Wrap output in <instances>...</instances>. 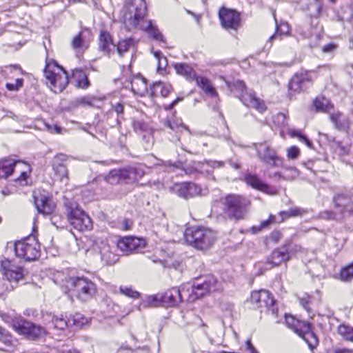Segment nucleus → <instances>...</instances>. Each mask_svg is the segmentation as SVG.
I'll return each instance as SVG.
<instances>
[{
  "instance_id": "393cba45",
  "label": "nucleus",
  "mask_w": 353,
  "mask_h": 353,
  "mask_svg": "<svg viewBox=\"0 0 353 353\" xmlns=\"http://www.w3.org/2000/svg\"><path fill=\"white\" fill-rule=\"evenodd\" d=\"M99 254L101 255V261L107 265H112L118 260V256L114 253L112 249L114 247L111 246L105 242H101L99 246Z\"/></svg>"
},
{
  "instance_id": "bb28decb",
  "label": "nucleus",
  "mask_w": 353,
  "mask_h": 353,
  "mask_svg": "<svg viewBox=\"0 0 353 353\" xmlns=\"http://www.w3.org/2000/svg\"><path fill=\"white\" fill-rule=\"evenodd\" d=\"M70 80L74 81L75 86L78 88L86 89L90 85L88 78L83 70L74 69L72 70Z\"/></svg>"
},
{
  "instance_id": "c756f323",
  "label": "nucleus",
  "mask_w": 353,
  "mask_h": 353,
  "mask_svg": "<svg viewBox=\"0 0 353 353\" xmlns=\"http://www.w3.org/2000/svg\"><path fill=\"white\" fill-rule=\"evenodd\" d=\"M174 68L177 74L183 76L188 81H192L196 78V74L194 69L188 64L178 63L174 64Z\"/></svg>"
},
{
  "instance_id": "1a4fd4ad",
  "label": "nucleus",
  "mask_w": 353,
  "mask_h": 353,
  "mask_svg": "<svg viewBox=\"0 0 353 353\" xmlns=\"http://www.w3.org/2000/svg\"><path fill=\"white\" fill-rule=\"evenodd\" d=\"M67 216L71 225L79 231H87L92 228L90 217L74 204H66Z\"/></svg>"
},
{
  "instance_id": "f8f14e48",
  "label": "nucleus",
  "mask_w": 353,
  "mask_h": 353,
  "mask_svg": "<svg viewBox=\"0 0 353 353\" xmlns=\"http://www.w3.org/2000/svg\"><path fill=\"white\" fill-rule=\"evenodd\" d=\"M251 302L256 305L258 309L265 307L272 315H277L278 310L275 306V300L269 291L260 290L253 292L251 294Z\"/></svg>"
},
{
  "instance_id": "7ed1b4c3",
  "label": "nucleus",
  "mask_w": 353,
  "mask_h": 353,
  "mask_svg": "<svg viewBox=\"0 0 353 353\" xmlns=\"http://www.w3.org/2000/svg\"><path fill=\"white\" fill-rule=\"evenodd\" d=\"M66 293H71L82 301L91 299L97 292L96 284L85 276H67L63 286Z\"/></svg>"
},
{
  "instance_id": "0eeeda50",
  "label": "nucleus",
  "mask_w": 353,
  "mask_h": 353,
  "mask_svg": "<svg viewBox=\"0 0 353 353\" xmlns=\"http://www.w3.org/2000/svg\"><path fill=\"white\" fill-rule=\"evenodd\" d=\"M14 252L18 258L27 261H35L41 254L40 244L33 236H30L14 243Z\"/></svg>"
},
{
  "instance_id": "338daca9",
  "label": "nucleus",
  "mask_w": 353,
  "mask_h": 353,
  "mask_svg": "<svg viewBox=\"0 0 353 353\" xmlns=\"http://www.w3.org/2000/svg\"><path fill=\"white\" fill-rule=\"evenodd\" d=\"M114 110L117 113L118 115L122 114L123 112V105L121 103H118L114 106Z\"/></svg>"
},
{
  "instance_id": "9d476101",
  "label": "nucleus",
  "mask_w": 353,
  "mask_h": 353,
  "mask_svg": "<svg viewBox=\"0 0 353 353\" xmlns=\"http://www.w3.org/2000/svg\"><path fill=\"white\" fill-rule=\"evenodd\" d=\"M11 325L17 332L32 340L41 338L46 334L44 327L23 319L16 318L13 319Z\"/></svg>"
},
{
  "instance_id": "f3484780",
  "label": "nucleus",
  "mask_w": 353,
  "mask_h": 353,
  "mask_svg": "<svg viewBox=\"0 0 353 353\" xmlns=\"http://www.w3.org/2000/svg\"><path fill=\"white\" fill-rule=\"evenodd\" d=\"M34 202L38 212L44 216L51 214L55 210V203L49 195L42 194L34 195Z\"/></svg>"
},
{
  "instance_id": "37998d69",
  "label": "nucleus",
  "mask_w": 353,
  "mask_h": 353,
  "mask_svg": "<svg viewBox=\"0 0 353 353\" xmlns=\"http://www.w3.org/2000/svg\"><path fill=\"white\" fill-rule=\"evenodd\" d=\"M133 45V40L132 39H128L125 40L121 41L117 46H116V48L117 52L120 56H122L123 53L128 51L129 48Z\"/></svg>"
},
{
  "instance_id": "a878e982",
  "label": "nucleus",
  "mask_w": 353,
  "mask_h": 353,
  "mask_svg": "<svg viewBox=\"0 0 353 353\" xmlns=\"http://www.w3.org/2000/svg\"><path fill=\"white\" fill-rule=\"evenodd\" d=\"M330 120L338 130H346L350 125L348 118L339 111H334L329 114Z\"/></svg>"
},
{
  "instance_id": "f257e3e1",
  "label": "nucleus",
  "mask_w": 353,
  "mask_h": 353,
  "mask_svg": "<svg viewBox=\"0 0 353 353\" xmlns=\"http://www.w3.org/2000/svg\"><path fill=\"white\" fill-rule=\"evenodd\" d=\"M216 284V281L214 276H207L197 279L192 285L188 284L181 289L172 288L164 293L160 294L163 306L173 307L184 299L192 302L208 292L215 291Z\"/></svg>"
},
{
  "instance_id": "58836bf2",
  "label": "nucleus",
  "mask_w": 353,
  "mask_h": 353,
  "mask_svg": "<svg viewBox=\"0 0 353 353\" xmlns=\"http://www.w3.org/2000/svg\"><path fill=\"white\" fill-rule=\"evenodd\" d=\"M172 190L179 196L184 199L189 198L188 182L176 183L172 187Z\"/></svg>"
},
{
  "instance_id": "ddd939ff",
  "label": "nucleus",
  "mask_w": 353,
  "mask_h": 353,
  "mask_svg": "<svg viewBox=\"0 0 353 353\" xmlns=\"http://www.w3.org/2000/svg\"><path fill=\"white\" fill-rule=\"evenodd\" d=\"M219 17L222 27L227 30H236L240 26V14L232 9L221 8Z\"/></svg>"
},
{
  "instance_id": "09e8293b",
  "label": "nucleus",
  "mask_w": 353,
  "mask_h": 353,
  "mask_svg": "<svg viewBox=\"0 0 353 353\" xmlns=\"http://www.w3.org/2000/svg\"><path fill=\"white\" fill-rule=\"evenodd\" d=\"M290 135L292 137H297L300 141L303 142L308 148H312L310 141L306 137L302 135L299 131L292 130Z\"/></svg>"
},
{
  "instance_id": "4c0bfd02",
  "label": "nucleus",
  "mask_w": 353,
  "mask_h": 353,
  "mask_svg": "<svg viewBox=\"0 0 353 353\" xmlns=\"http://www.w3.org/2000/svg\"><path fill=\"white\" fill-rule=\"evenodd\" d=\"M339 276L340 280L344 282L353 279V261L341 269Z\"/></svg>"
},
{
  "instance_id": "2f4dec72",
  "label": "nucleus",
  "mask_w": 353,
  "mask_h": 353,
  "mask_svg": "<svg viewBox=\"0 0 353 353\" xmlns=\"http://www.w3.org/2000/svg\"><path fill=\"white\" fill-rule=\"evenodd\" d=\"M16 163L12 159L0 161V179H7L12 175Z\"/></svg>"
},
{
  "instance_id": "79ce46f5",
  "label": "nucleus",
  "mask_w": 353,
  "mask_h": 353,
  "mask_svg": "<svg viewBox=\"0 0 353 353\" xmlns=\"http://www.w3.org/2000/svg\"><path fill=\"white\" fill-rule=\"evenodd\" d=\"M70 321H67L63 315L54 316L52 319L51 323L54 328L58 330H63L68 326Z\"/></svg>"
},
{
  "instance_id": "9b49d317",
  "label": "nucleus",
  "mask_w": 353,
  "mask_h": 353,
  "mask_svg": "<svg viewBox=\"0 0 353 353\" xmlns=\"http://www.w3.org/2000/svg\"><path fill=\"white\" fill-rule=\"evenodd\" d=\"M259 160L271 167H279L282 165V159L267 141L252 143Z\"/></svg>"
},
{
  "instance_id": "680f3d73",
  "label": "nucleus",
  "mask_w": 353,
  "mask_h": 353,
  "mask_svg": "<svg viewBox=\"0 0 353 353\" xmlns=\"http://www.w3.org/2000/svg\"><path fill=\"white\" fill-rule=\"evenodd\" d=\"M208 165L214 169V168H221L224 166L225 162L219 161H210L208 162Z\"/></svg>"
},
{
  "instance_id": "5fc2aeb1",
  "label": "nucleus",
  "mask_w": 353,
  "mask_h": 353,
  "mask_svg": "<svg viewBox=\"0 0 353 353\" xmlns=\"http://www.w3.org/2000/svg\"><path fill=\"white\" fill-rule=\"evenodd\" d=\"M234 89L235 91L239 92V97L241 93H244L248 91L245 87V84L243 81L238 80L234 83Z\"/></svg>"
},
{
  "instance_id": "f704fd0d",
  "label": "nucleus",
  "mask_w": 353,
  "mask_h": 353,
  "mask_svg": "<svg viewBox=\"0 0 353 353\" xmlns=\"http://www.w3.org/2000/svg\"><path fill=\"white\" fill-rule=\"evenodd\" d=\"M313 105L318 112H329L333 108L330 100L323 96L317 97L314 100Z\"/></svg>"
},
{
  "instance_id": "b1692460",
  "label": "nucleus",
  "mask_w": 353,
  "mask_h": 353,
  "mask_svg": "<svg viewBox=\"0 0 353 353\" xmlns=\"http://www.w3.org/2000/svg\"><path fill=\"white\" fill-rule=\"evenodd\" d=\"M130 83L131 84V90L134 94L143 97L148 93L146 79L141 74L133 77L130 79Z\"/></svg>"
},
{
  "instance_id": "864d4df0",
  "label": "nucleus",
  "mask_w": 353,
  "mask_h": 353,
  "mask_svg": "<svg viewBox=\"0 0 353 353\" xmlns=\"http://www.w3.org/2000/svg\"><path fill=\"white\" fill-rule=\"evenodd\" d=\"M300 154L296 146H291L287 150V157L289 159H296Z\"/></svg>"
},
{
  "instance_id": "39448f33",
  "label": "nucleus",
  "mask_w": 353,
  "mask_h": 353,
  "mask_svg": "<svg viewBox=\"0 0 353 353\" xmlns=\"http://www.w3.org/2000/svg\"><path fill=\"white\" fill-rule=\"evenodd\" d=\"M184 238L188 244L198 250H205L214 243L215 233L203 227L188 228L184 232Z\"/></svg>"
},
{
  "instance_id": "473e14b6",
  "label": "nucleus",
  "mask_w": 353,
  "mask_h": 353,
  "mask_svg": "<svg viewBox=\"0 0 353 353\" xmlns=\"http://www.w3.org/2000/svg\"><path fill=\"white\" fill-rule=\"evenodd\" d=\"M172 85L168 83H163L161 81L154 83L150 88L151 95L154 97L159 92L161 95L166 97L170 92Z\"/></svg>"
},
{
  "instance_id": "c9c22d12",
  "label": "nucleus",
  "mask_w": 353,
  "mask_h": 353,
  "mask_svg": "<svg viewBox=\"0 0 353 353\" xmlns=\"http://www.w3.org/2000/svg\"><path fill=\"white\" fill-rule=\"evenodd\" d=\"M305 213V210L297 207H293L286 211H281L279 212V215L281 216V221H283L285 219L303 216Z\"/></svg>"
},
{
  "instance_id": "423d86ee",
  "label": "nucleus",
  "mask_w": 353,
  "mask_h": 353,
  "mask_svg": "<svg viewBox=\"0 0 353 353\" xmlns=\"http://www.w3.org/2000/svg\"><path fill=\"white\" fill-rule=\"evenodd\" d=\"M223 205L226 216L232 220L239 221L246 217L250 201L239 194H228L223 199Z\"/></svg>"
},
{
  "instance_id": "aec40b11",
  "label": "nucleus",
  "mask_w": 353,
  "mask_h": 353,
  "mask_svg": "<svg viewBox=\"0 0 353 353\" xmlns=\"http://www.w3.org/2000/svg\"><path fill=\"white\" fill-rule=\"evenodd\" d=\"M288 247L289 243H285L283 245L274 249L268 259V263L272 265V266H278L288 261L290 258Z\"/></svg>"
},
{
  "instance_id": "774afa93",
  "label": "nucleus",
  "mask_w": 353,
  "mask_h": 353,
  "mask_svg": "<svg viewBox=\"0 0 353 353\" xmlns=\"http://www.w3.org/2000/svg\"><path fill=\"white\" fill-rule=\"evenodd\" d=\"M334 353H353V350L348 349H338L334 351Z\"/></svg>"
},
{
  "instance_id": "bf43d9fd",
  "label": "nucleus",
  "mask_w": 353,
  "mask_h": 353,
  "mask_svg": "<svg viewBox=\"0 0 353 353\" xmlns=\"http://www.w3.org/2000/svg\"><path fill=\"white\" fill-rule=\"evenodd\" d=\"M321 28L316 27L312 32L305 34L304 36L307 38L314 36L317 39H319L321 38Z\"/></svg>"
},
{
  "instance_id": "c03bdc74",
  "label": "nucleus",
  "mask_w": 353,
  "mask_h": 353,
  "mask_svg": "<svg viewBox=\"0 0 353 353\" xmlns=\"http://www.w3.org/2000/svg\"><path fill=\"white\" fill-rule=\"evenodd\" d=\"M151 52L154 54V57L157 60L158 65L157 69L161 70L165 68L168 65V61L165 57L161 53V51H154V49H151Z\"/></svg>"
},
{
  "instance_id": "cd10ccee",
  "label": "nucleus",
  "mask_w": 353,
  "mask_h": 353,
  "mask_svg": "<svg viewBox=\"0 0 353 353\" xmlns=\"http://www.w3.org/2000/svg\"><path fill=\"white\" fill-rule=\"evenodd\" d=\"M193 81H195L196 85L202 89L205 94L212 97H216L218 96L216 89L212 85L210 80L206 77L196 75Z\"/></svg>"
},
{
  "instance_id": "49530a36",
  "label": "nucleus",
  "mask_w": 353,
  "mask_h": 353,
  "mask_svg": "<svg viewBox=\"0 0 353 353\" xmlns=\"http://www.w3.org/2000/svg\"><path fill=\"white\" fill-rule=\"evenodd\" d=\"M119 292L121 294L133 299L137 298L139 296V293L137 291L128 286H121Z\"/></svg>"
},
{
  "instance_id": "e433bc0d",
  "label": "nucleus",
  "mask_w": 353,
  "mask_h": 353,
  "mask_svg": "<svg viewBox=\"0 0 353 353\" xmlns=\"http://www.w3.org/2000/svg\"><path fill=\"white\" fill-rule=\"evenodd\" d=\"M290 30V27L287 23H281L280 24H277L276 22V32L269 38L268 42L272 43L274 39H277L282 35H288Z\"/></svg>"
},
{
  "instance_id": "ea45409f",
  "label": "nucleus",
  "mask_w": 353,
  "mask_h": 353,
  "mask_svg": "<svg viewBox=\"0 0 353 353\" xmlns=\"http://www.w3.org/2000/svg\"><path fill=\"white\" fill-rule=\"evenodd\" d=\"M339 334L346 341L353 342V327L345 324L338 327Z\"/></svg>"
},
{
  "instance_id": "4be33fe9",
  "label": "nucleus",
  "mask_w": 353,
  "mask_h": 353,
  "mask_svg": "<svg viewBox=\"0 0 353 353\" xmlns=\"http://www.w3.org/2000/svg\"><path fill=\"white\" fill-rule=\"evenodd\" d=\"M245 181L246 183L254 189L261 192L273 194L271 188L264 183L256 174L248 173L245 175Z\"/></svg>"
},
{
  "instance_id": "72a5a7b5",
  "label": "nucleus",
  "mask_w": 353,
  "mask_h": 353,
  "mask_svg": "<svg viewBox=\"0 0 353 353\" xmlns=\"http://www.w3.org/2000/svg\"><path fill=\"white\" fill-rule=\"evenodd\" d=\"M85 31H81L77 34L72 40V48L73 50L80 52L84 51L88 48V43L85 41Z\"/></svg>"
},
{
  "instance_id": "5701e85b",
  "label": "nucleus",
  "mask_w": 353,
  "mask_h": 353,
  "mask_svg": "<svg viewBox=\"0 0 353 353\" xmlns=\"http://www.w3.org/2000/svg\"><path fill=\"white\" fill-rule=\"evenodd\" d=\"M116 45L112 42L110 34L105 31H101L99 38V49L105 55L110 57L112 52H114Z\"/></svg>"
},
{
  "instance_id": "0e129e2a",
  "label": "nucleus",
  "mask_w": 353,
  "mask_h": 353,
  "mask_svg": "<svg viewBox=\"0 0 353 353\" xmlns=\"http://www.w3.org/2000/svg\"><path fill=\"white\" fill-rule=\"evenodd\" d=\"M183 101L182 97H178L174 101H173L170 104L165 106V110H172L179 101Z\"/></svg>"
},
{
  "instance_id": "69168bd1",
  "label": "nucleus",
  "mask_w": 353,
  "mask_h": 353,
  "mask_svg": "<svg viewBox=\"0 0 353 353\" xmlns=\"http://www.w3.org/2000/svg\"><path fill=\"white\" fill-rule=\"evenodd\" d=\"M275 217L272 215H270L269 219L266 221H263L261 222V226L262 227H266L268 226L270 223H272L274 221Z\"/></svg>"
},
{
  "instance_id": "8fccbe9b",
  "label": "nucleus",
  "mask_w": 353,
  "mask_h": 353,
  "mask_svg": "<svg viewBox=\"0 0 353 353\" xmlns=\"http://www.w3.org/2000/svg\"><path fill=\"white\" fill-rule=\"evenodd\" d=\"M0 341L5 344H10L12 341L10 334L1 327H0Z\"/></svg>"
},
{
  "instance_id": "6e6d98bb",
  "label": "nucleus",
  "mask_w": 353,
  "mask_h": 353,
  "mask_svg": "<svg viewBox=\"0 0 353 353\" xmlns=\"http://www.w3.org/2000/svg\"><path fill=\"white\" fill-rule=\"evenodd\" d=\"M282 238V234L279 231H273L269 236V239L274 243H278Z\"/></svg>"
},
{
  "instance_id": "c85d7f7f",
  "label": "nucleus",
  "mask_w": 353,
  "mask_h": 353,
  "mask_svg": "<svg viewBox=\"0 0 353 353\" xmlns=\"http://www.w3.org/2000/svg\"><path fill=\"white\" fill-rule=\"evenodd\" d=\"M193 81H195L196 85L202 89L205 94L212 97H216L218 96L216 89L212 85L210 80L206 77L196 75Z\"/></svg>"
},
{
  "instance_id": "4d7b16f0",
  "label": "nucleus",
  "mask_w": 353,
  "mask_h": 353,
  "mask_svg": "<svg viewBox=\"0 0 353 353\" xmlns=\"http://www.w3.org/2000/svg\"><path fill=\"white\" fill-rule=\"evenodd\" d=\"M299 319H295L294 316L291 315H285V322L288 327H291L294 330L296 326V322H298Z\"/></svg>"
},
{
  "instance_id": "dca6fc26",
  "label": "nucleus",
  "mask_w": 353,
  "mask_h": 353,
  "mask_svg": "<svg viewBox=\"0 0 353 353\" xmlns=\"http://www.w3.org/2000/svg\"><path fill=\"white\" fill-rule=\"evenodd\" d=\"M312 81L311 74L308 72L295 74L292 77L288 85L290 94H296L302 92Z\"/></svg>"
},
{
  "instance_id": "a19ab883",
  "label": "nucleus",
  "mask_w": 353,
  "mask_h": 353,
  "mask_svg": "<svg viewBox=\"0 0 353 353\" xmlns=\"http://www.w3.org/2000/svg\"><path fill=\"white\" fill-rule=\"evenodd\" d=\"M121 169L112 170L105 176V180L108 183L115 185L119 183H123L121 180Z\"/></svg>"
},
{
  "instance_id": "7c9ffc66",
  "label": "nucleus",
  "mask_w": 353,
  "mask_h": 353,
  "mask_svg": "<svg viewBox=\"0 0 353 353\" xmlns=\"http://www.w3.org/2000/svg\"><path fill=\"white\" fill-rule=\"evenodd\" d=\"M163 306L162 299L160 294L148 295L142 299L139 309L147 307H155Z\"/></svg>"
},
{
  "instance_id": "4468645a",
  "label": "nucleus",
  "mask_w": 353,
  "mask_h": 353,
  "mask_svg": "<svg viewBox=\"0 0 353 353\" xmlns=\"http://www.w3.org/2000/svg\"><path fill=\"white\" fill-rule=\"evenodd\" d=\"M117 245L123 254L129 255L142 250L145 247V241L137 237L125 236L119 240Z\"/></svg>"
},
{
  "instance_id": "f03ea898",
  "label": "nucleus",
  "mask_w": 353,
  "mask_h": 353,
  "mask_svg": "<svg viewBox=\"0 0 353 353\" xmlns=\"http://www.w3.org/2000/svg\"><path fill=\"white\" fill-rule=\"evenodd\" d=\"M147 6L145 0H126L120 12L121 21L126 26L139 28L148 32L154 39L163 41V36L151 20H145Z\"/></svg>"
},
{
  "instance_id": "a18cd8bd",
  "label": "nucleus",
  "mask_w": 353,
  "mask_h": 353,
  "mask_svg": "<svg viewBox=\"0 0 353 353\" xmlns=\"http://www.w3.org/2000/svg\"><path fill=\"white\" fill-rule=\"evenodd\" d=\"M164 125L173 131L177 130L179 128H183L190 132L188 128L184 125L182 123H178L177 121H172L168 118L165 120Z\"/></svg>"
},
{
  "instance_id": "052dcab7",
  "label": "nucleus",
  "mask_w": 353,
  "mask_h": 353,
  "mask_svg": "<svg viewBox=\"0 0 353 353\" xmlns=\"http://www.w3.org/2000/svg\"><path fill=\"white\" fill-rule=\"evenodd\" d=\"M345 198L342 195H337L334 198V202L336 207H343L345 206L344 201Z\"/></svg>"
},
{
  "instance_id": "13d9d810",
  "label": "nucleus",
  "mask_w": 353,
  "mask_h": 353,
  "mask_svg": "<svg viewBox=\"0 0 353 353\" xmlns=\"http://www.w3.org/2000/svg\"><path fill=\"white\" fill-rule=\"evenodd\" d=\"M336 49V46L333 43H327L323 46L322 51L324 53H330Z\"/></svg>"
},
{
  "instance_id": "6ab92c4d",
  "label": "nucleus",
  "mask_w": 353,
  "mask_h": 353,
  "mask_svg": "<svg viewBox=\"0 0 353 353\" xmlns=\"http://www.w3.org/2000/svg\"><path fill=\"white\" fill-rule=\"evenodd\" d=\"M121 180L124 183H132L141 179L145 174L144 167L141 165L121 169Z\"/></svg>"
},
{
  "instance_id": "de8ad7c7",
  "label": "nucleus",
  "mask_w": 353,
  "mask_h": 353,
  "mask_svg": "<svg viewBox=\"0 0 353 353\" xmlns=\"http://www.w3.org/2000/svg\"><path fill=\"white\" fill-rule=\"evenodd\" d=\"M201 191L202 189L199 185L188 182L189 198L201 195Z\"/></svg>"
},
{
  "instance_id": "412c9836",
  "label": "nucleus",
  "mask_w": 353,
  "mask_h": 353,
  "mask_svg": "<svg viewBox=\"0 0 353 353\" xmlns=\"http://www.w3.org/2000/svg\"><path fill=\"white\" fill-rule=\"evenodd\" d=\"M241 101L248 108H252L259 112H263L266 110L264 102L259 98H257L254 93L251 92H245L239 97Z\"/></svg>"
},
{
  "instance_id": "603ef678",
  "label": "nucleus",
  "mask_w": 353,
  "mask_h": 353,
  "mask_svg": "<svg viewBox=\"0 0 353 353\" xmlns=\"http://www.w3.org/2000/svg\"><path fill=\"white\" fill-rule=\"evenodd\" d=\"M23 85V79H17L15 80L14 83H7L6 86V88L10 91H16L18 90Z\"/></svg>"
},
{
  "instance_id": "20e7f679",
  "label": "nucleus",
  "mask_w": 353,
  "mask_h": 353,
  "mask_svg": "<svg viewBox=\"0 0 353 353\" xmlns=\"http://www.w3.org/2000/svg\"><path fill=\"white\" fill-rule=\"evenodd\" d=\"M43 72L46 85L55 93L61 92L69 83L66 71L53 60H46Z\"/></svg>"
},
{
  "instance_id": "e2e57ef3",
  "label": "nucleus",
  "mask_w": 353,
  "mask_h": 353,
  "mask_svg": "<svg viewBox=\"0 0 353 353\" xmlns=\"http://www.w3.org/2000/svg\"><path fill=\"white\" fill-rule=\"evenodd\" d=\"M336 150L339 153V154L342 155V154H345L347 153L348 148L345 146L341 145V143H338L336 148Z\"/></svg>"
},
{
  "instance_id": "6e6552de",
  "label": "nucleus",
  "mask_w": 353,
  "mask_h": 353,
  "mask_svg": "<svg viewBox=\"0 0 353 353\" xmlns=\"http://www.w3.org/2000/svg\"><path fill=\"white\" fill-rule=\"evenodd\" d=\"M1 270L3 277L10 283V288H6L8 291L12 290L24 280L23 268L17 265L10 259H5L1 261Z\"/></svg>"
},
{
  "instance_id": "2eb2a0df",
  "label": "nucleus",
  "mask_w": 353,
  "mask_h": 353,
  "mask_svg": "<svg viewBox=\"0 0 353 353\" xmlns=\"http://www.w3.org/2000/svg\"><path fill=\"white\" fill-rule=\"evenodd\" d=\"M293 330L307 343L311 349L317 344V338L312 331L310 323L299 320Z\"/></svg>"
},
{
  "instance_id": "3c124183",
  "label": "nucleus",
  "mask_w": 353,
  "mask_h": 353,
  "mask_svg": "<svg viewBox=\"0 0 353 353\" xmlns=\"http://www.w3.org/2000/svg\"><path fill=\"white\" fill-rule=\"evenodd\" d=\"M299 176V171L295 168L286 169L283 178L287 180H292Z\"/></svg>"
},
{
  "instance_id": "a211bd4d",
  "label": "nucleus",
  "mask_w": 353,
  "mask_h": 353,
  "mask_svg": "<svg viewBox=\"0 0 353 353\" xmlns=\"http://www.w3.org/2000/svg\"><path fill=\"white\" fill-rule=\"evenodd\" d=\"M66 159L67 157L64 154H57L54 157V163L52 164L56 179L65 183H67L69 181L68 168L63 163Z\"/></svg>"
}]
</instances>
